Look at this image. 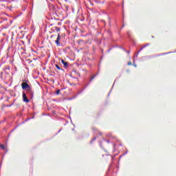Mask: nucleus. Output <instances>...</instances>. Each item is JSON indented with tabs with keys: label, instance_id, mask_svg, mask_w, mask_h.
Instances as JSON below:
<instances>
[{
	"label": "nucleus",
	"instance_id": "nucleus-7",
	"mask_svg": "<svg viewBox=\"0 0 176 176\" xmlns=\"http://www.w3.org/2000/svg\"><path fill=\"white\" fill-rule=\"evenodd\" d=\"M0 148L1 149H4L5 150V146H3V144H0Z\"/></svg>",
	"mask_w": 176,
	"mask_h": 176
},
{
	"label": "nucleus",
	"instance_id": "nucleus-3",
	"mask_svg": "<svg viewBox=\"0 0 176 176\" xmlns=\"http://www.w3.org/2000/svg\"><path fill=\"white\" fill-rule=\"evenodd\" d=\"M60 39H61V38L60 37V33H58V37H57L56 40L55 41V43L57 45V46H60Z\"/></svg>",
	"mask_w": 176,
	"mask_h": 176
},
{
	"label": "nucleus",
	"instance_id": "nucleus-11",
	"mask_svg": "<svg viewBox=\"0 0 176 176\" xmlns=\"http://www.w3.org/2000/svg\"><path fill=\"white\" fill-rule=\"evenodd\" d=\"M56 94H60V90L56 91Z\"/></svg>",
	"mask_w": 176,
	"mask_h": 176
},
{
	"label": "nucleus",
	"instance_id": "nucleus-5",
	"mask_svg": "<svg viewBox=\"0 0 176 176\" xmlns=\"http://www.w3.org/2000/svg\"><path fill=\"white\" fill-rule=\"evenodd\" d=\"M55 67H56V69H58V71H61V68L60 67V66L58 65H55Z\"/></svg>",
	"mask_w": 176,
	"mask_h": 176
},
{
	"label": "nucleus",
	"instance_id": "nucleus-4",
	"mask_svg": "<svg viewBox=\"0 0 176 176\" xmlns=\"http://www.w3.org/2000/svg\"><path fill=\"white\" fill-rule=\"evenodd\" d=\"M61 63L65 67H67L68 65V62H65L63 59L61 60Z\"/></svg>",
	"mask_w": 176,
	"mask_h": 176
},
{
	"label": "nucleus",
	"instance_id": "nucleus-1",
	"mask_svg": "<svg viewBox=\"0 0 176 176\" xmlns=\"http://www.w3.org/2000/svg\"><path fill=\"white\" fill-rule=\"evenodd\" d=\"M21 87L23 90H26V94H32V89H31V87H30V85L27 82H23L21 84Z\"/></svg>",
	"mask_w": 176,
	"mask_h": 176
},
{
	"label": "nucleus",
	"instance_id": "nucleus-10",
	"mask_svg": "<svg viewBox=\"0 0 176 176\" xmlns=\"http://www.w3.org/2000/svg\"><path fill=\"white\" fill-rule=\"evenodd\" d=\"M132 63L131 62H128V65H132Z\"/></svg>",
	"mask_w": 176,
	"mask_h": 176
},
{
	"label": "nucleus",
	"instance_id": "nucleus-2",
	"mask_svg": "<svg viewBox=\"0 0 176 176\" xmlns=\"http://www.w3.org/2000/svg\"><path fill=\"white\" fill-rule=\"evenodd\" d=\"M23 102H30V100L27 98V94L25 92H23Z\"/></svg>",
	"mask_w": 176,
	"mask_h": 176
},
{
	"label": "nucleus",
	"instance_id": "nucleus-13",
	"mask_svg": "<svg viewBox=\"0 0 176 176\" xmlns=\"http://www.w3.org/2000/svg\"><path fill=\"white\" fill-rule=\"evenodd\" d=\"M142 49H144V47H142V48L139 50L138 53H140V52H141V50H142Z\"/></svg>",
	"mask_w": 176,
	"mask_h": 176
},
{
	"label": "nucleus",
	"instance_id": "nucleus-9",
	"mask_svg": "<svg viewBox=\"0 0 176 176\" xmlns=\"http://www.w3.org/2000/svg\"><path fill=\"white\" fill-rule=\"evenodd\" d=\"M97 140V138H94L93 139H92V140H91V142H93L94 141H96Z\"/></svg>",
	"mask_w": 176,
	"mask_h": 176
},
{
	"label": "nucleus",
	"instance_id": "nucleus-6",
	"mask_svg": "<svg viewBox=\"0 0 176 176\" xmlns=\"http://www.w3.org/2000/svg\"><path fill=\"white\" fill-rule=\"evenodd\" d=\"M55 30H56V32H58V31H60V29L58 27H56Z\"/></svg>",
	"mask_w": 176,
	"mask_h": 176
},
{
	"label": "nucleus",
	"instance_id": "nucleus-14",
	"mask_svg": "<svg viewBox=\"0 0 176 176\" xmlns=\"http://www.w3.org/2000/svg\"><path fill=\"white\" fill-rule=\"evenodd\" d=\"M51 38H53V36H51Z\"/></svg>",
	"mask_w": 176,
	"mask_h": 176
},
{
	"label": "nucleus",
	"instance_id": "nucleus-12",
	"mask_svg": "<svg viewBox=\"0 0 176 176\" xmlns=\"http://www.w3.org/2000/svg\"><path fill=\"white\" fill-rule=\"evenodd\" d=\"M81 42H83V41H82V40L78 41V43H80Z\"/></svg>",
	"mask_w": 176,
	"mask_h": 176
},
{
	"label": "nucleus",
	"instance_id": "nucleus-8",
	"mask_svg": "<svg viewBox=\"0 0 176 176\" xmlns=\"http://www.w3.org/2000/svg\"><path fill=\"white\" fill-rule=\"evenodd\" d=\"M96 78V76H91L90 80L91 82V80H93V79H94Z\"/></svg>",
	"mask_w": 176,
	"mask_h": 176
},
{
	"label": "nucleus",
	"instance_id": "nucleus-15",
	"mask_svg": "<svg viewBox=\"0 0 176 176\" xmlns=\"http://www.w3.org/2000/svg\"><path fill=\"white\" fill-rule=\"evenodd\" d=\"M143 47H146V46L144 45Z\"/></svg>",
	"mask_w": 176,
	"mask_h": 176
}]
</instances>
